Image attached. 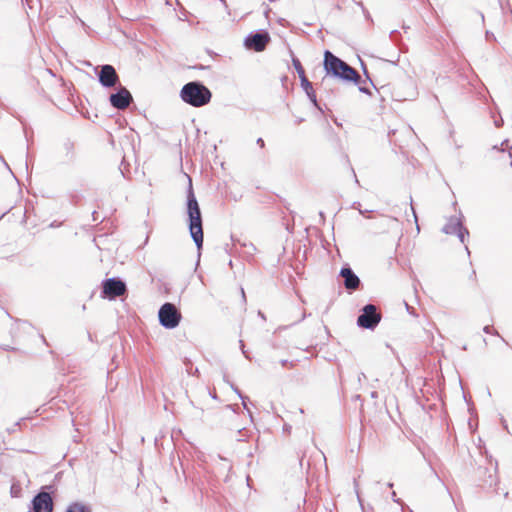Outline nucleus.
<instances>
[{"label": "nucleus", "instance_id": "nucleus-5", "mask_svg": "<svg viewBox=\"0 0 512 512\" xmlns=\"http://www.w3.org/2000/svg\"><path fill=\"white\" fill-rule=\"evenodd\" d=\"M381 313L373 304L364 305L357 317V325L361 328L374 330L381 321Z\"/></svg>", "mask_w": 512, "mask_h": 512}, {"label": "nucleus", "instance_id": "nucleus-20", "mask_svg": "<svg viewBox=\"0 0 512 512\" xmlns=\"http://www.w3.org/2000/svg\"><path fill=\"white\" fill-rule=\"evenodd\" d=\"M483 331L486 334H491V335L499 336L498 331L496 329H494L493 326H491V325L484 326Z\"/></svg>", "mask_w": 512, "mask_h": 512}, {"label": "nucleus", "instance_id": "nucleus-43", "mask_svg": "<svg viewBox=\"0 0 512 512\" xmlns=\"http://www.w3.org/2000/svg\"><path fill=\"white\" fill-rule=\"evenodd\" d=\"M241 293H242V297H243V299L245 300V299H246V297H245V292H244V289H243V288L241 289Z\"/></svg>", "mask_w": 512, "mask_h": 512}, {"label": "nucleus", "instance_id": "nucleus-38", "mask_svg": "<svg viewBox=\"0 0 512 512\" xmlns=\"http://www.w3.org/2000/svg\"><path fill=\"white\" fill-rule=\"evenodd\" d=\"M392 499H393L394 502L399 503V500L396 499V493L395 492H392Z\"/></svg>", "mask_w": 512, "mask_h": 512}, {"label": "nucleus", "instance_id": "nucleus-41", "mask_svg": "<svg viewBox=\"0 0 512 512\" xmlns=\"http://www.w3.org/2000/svg\"><path fill=\"white\" fill-rule=\"evenodd\" d=\"M395 133H396V130H392V131L389 132L388 135H389V137H391V135H395Z\"/></svg>", "mask_w": 512, "mask_h": 512}, {"label": "nucleus", "instance_id": "nucleus-48", "mask_svg": "<svg viewBox=\"0 0 512 512\" xmlns=\"http://www.w3.org/2000/svg\"><path fill=\"white\" fill-rule=\"evenodd\" d=\"M495 125H496L497 127H499V126H500V121H495Z\"/></svg>", "mask_w": 512, "mask_h": 512}, {"label": "nucleus", "instance_id": "nucleus-35", "mask_svg": "<svg viewBox=\"0 0 512 512\" xmlns=\"http://www.w3.org/2000/svg\"><path fill=\"white\" fill-rule=\"evenodd\" d=\"M283 430H284L285 432H290V430H291V426H290V425H288V424H285V425H284V427H283Z\"/></svg>", "mask_w": 512, "mask_h": 512}, {"label": "nucleus", "instance_id": "nucleus-21", "mask_svg": "<svg viewBox=\"0 0 512 512\" xmlns=\"http://www.w3.org/2000/svg\"><path fill=\"white\" fill-rule=\"evenodd\" d=\"M400 37V33L398 30H392L389 34V38L392 42L397 43Z\"/></svg>", "mask_w": 512, "mask_h": 512}, {"label": "nucleus", "instance_id": "nucleus-46", "mask_svg": "<svg viewBox=\"0 0 512 512\" xmlns=\"http://www.w3.org/2000/svg\"><path fill=\"white\" fill-rule=\"evenodd\" d=\"M371 396H372V397H376V396H377V392H372V393H371Z\"/></svg>", "mask_w": 512, "mask_h": 512}, {"label": "nucleus", "instance_id": "nucleus-30", "mask_svg": "<svg viewBox=\"0 0 512 512\" xmlns=\"http://www.w3.org/2000/svg\"><path fill=\"white\" fill-rule=\"evenodd\" d=\"M256 143H257V145H259V147H261V148H264V147H265V142H264V140H263L261 137H259V138L257 139Z\"/></svg>", "mask_w": 512, "mask_h": 512}, {"label": "nucleus", "instance_id": "nucleus-12", "mask_svg": "<svg viewBox=\"0 0 512 512\" xmlns=\"http://www.w3.org/2000/svg\"><path fill=\"white\" fill-rule=\"evenodd\" d=\"M462 214L460 213V217L457 216H451L449 217L447 223L443 226L442 232L447 235H454L459 229L462 228L463 222H462Z\"/></svg>", "mask_w": 512, "mask_h": 512}, {"label": "nucleus", "instance_id": "nucleus-9", "mask_svg": "<svg viewBox=\"0 0 512 512\" xmlns=\"http://www.w3.org/2000/svg\"><path fill=\"white\" fill-rule=\"evenodd\" d=\"M132 101V94L123 86L109 96L110 105L117 110L126 109Z\"/></svg>", "mask_w": 512, "mask_h": 512}, {"label": "nucleus", "instance_id": "nucleus-51", "mask_svg": "<svg viewBox=\"0 0 512 512\" xmlns=\"http://www.w3.org/2000/svg\"><path fill=\"white\" fill-rule=\"evenodd\" d=\"M245 409H246V411H248V414L251 416V411H249V408L246 407Z\"/></svg>", "mask_w": 512, "mask_h": 512}, {"label": "nucleus", "instance_id": "nucleus-42", "mask_svg": "<svg viewBox=\"0 0 512 512\" xmlns=\"http://www.w3.org/2000/svg\"><path fill=\"white\" fill-rule=\"evenodd\" d=\"M353 174H354L355 182H356L357 184H359V180H358V178H357V176H356V174H355V172H354V171H353Z\"/></svg>", "mask_w": 512, "mask_h": 512}, {"label": "nucleus", "instance_id": "nucleus-1", "mask_svg": "<svg viewBox=\"0 0 512 512\" xmlns=\"http://www.w3.org/2000/svg\"><path fill=\"white\" fill-rule=\"evenodd\" d=\"M323 67L326 77L322 80V86L329 81L328 77L338 78L345 82L359 84L361 77L359 73L348 63L334 55L330 50L324 51Z\"/></svg>", "mask_w": 512, "mask_h": 512}, {"label": "nucleus", "instance_id": "nucleus-19", "mask_svg": "<svg viewBox=\"0 0 512 512\" xmlns=\"http://www.w3.org/2000/svg\"><path fill=\"white\" fill-rule=\"evenodd\" d=\"M454 235H457L461 243L465 242V237L469 236V231L466 227L462 226L459 231H457Z\"/></svg>", "mask_w": 512, "mask_h": 512}, {"label": "nucleus", "instance_id": "nucleus-29", "mask_svg": "<svg viewBox=\"0 0 512 512\" xmlns=\"http://www.w3.org/2000/svg\"><path fill=\"white\" fill-rule=\"evenodd\" d=\"M243 246H245V247H248V248H249V249H248V251H247L248 253H251L252 251H255V250H256L255 246H254L252 243H250L249 245H246V244L244 243V244H243Z\"/></svg>", "mask_w": 512, "mask_h": 512}, {"label": "nucleus", "instance_id": "nucleus-6", "mask_svg": "<svg viewBox=\"0 0 512 512\" xmlns=\"http://www.w3.org/2000/svg\"><path fill=\"white\" fill-rule=\"evenodd\" d=\"M270 34L267 30L259 29L249 33L244 38V46L248 50L262 52L270 42Z\"/></svg>", "mask_w": 512, "mask_h": 512}, {"label": "nucleus", "instance_id": "nucleus-23", "mask_svg": "<svg viewBox=\"0 0 512 512\" xmlns=\"http://www.w3.org/2000/svg\"><path fill=\"white\" fill-rule=\"evenodd\" d=\"M238 397L242 400V404H243V407L246 408V400L248 399V397H246L245 395L242 394V392L237 389V391L235 392Z\"/></svg>", "mask_w": 512, "mask_h": 512}, {"label": "nucleus", "instance_id": "nucleus-49", "mask_svg": "<svg viewBox=\"0 0 512 512\" xmlns=\"http://www.w3.org/2000/svg\"><path fill=\"white\" fill-rule=\"evenodd\" d=\"M319 215H320V217H321L322 219H324V213H323V212H320V213H319Z\"/></svg>", "mask_w": 512, "mask_h": 512}, {"label": "nucleus", "instance_id": "nucleus-3", "mask_svg": "<svg viewBox=\"0 0 512 512\" xmlns=\"http://www.w3.org/2000/svg\"><path fill=\"white\" fill-rule=\"evenodd\" d=\"M179 96L184 103L199 108L210 103L212 92L203 82L195 80L184 84Z\"/></svg>", "mask_w": 512, "mask_h": 512}, {"label": "nucleus", "instance_id": "nucleus-13", "mask_svg": "<svg viewBox=\"0 0 512 512\" xmlns=\"http://www.w3.org/2000/svg\"><path fill=\"white\" fill-rule=\"evenodd\" d=\"M65 512H91V508L86 504L73 502L67 507Z\"/></svg>", "mask_w": 512, "mask_h": 512}, {"label": "nucleus", "instance_id": "nucleus-39", "mask_svg": "<svg viewBox=\"0 0 512 512\" xmlns=\"http://www.w3.org/2000/svg\"><path fill=\"white\" fill-rule=\"evenodd\" d=\"M280 363H281L282 366L285 367V366L288 365L289 362H288V360H281Z\"/></svg>", "mask_w": 512, "mask_h": 512}, {"label": "nucleus", "instance_id": "nucleus-28", "mask_svg": "<svg viewBox=\"0 0 512 512\" xmlns=\"http://www.w3.org/2000/svg\"><path fill=\"white\" fill-rule=\"evenodd\" d=\"M372 212V210H362L359 209V213L363 215L364 217H369V214Z\"/></svg>", "mask_w": 512, "mask_h": 512}, {"label": "nucleus", "instance_id": "nucleus-10", "mask_svg": "<svg viewBox=\"0 0 512 512\" xmlns=\"http://www.w3.org/2000/svg\"><path fill=\"white\" fill-rule=\"evenodd\" d=\"M100 84L105 88H112L119 83V76L115 68L110 64H105L100 67L97 72Z\"/></svg>", "mask_w": 512, "mask_h": 512}, {"label": "nucleus", "instance_id": "nucleus-26", "mask_svg": "<svg viewBox=\"0 0 512 512\" xmlns=\"http://www.w3.org/2000/svg\"><path fill=\"white\" fill-rule=\"evenodd\" d=\"M240 344H241L242 353L245 356V358L248 359V360H251L249 354L244 350V344H243L242 340H240Z\"/></svg>", "mask_w": 512, "mask_h": 512}, {"label": "nucleus", "instance_id": "nucleus-24", "mask_svg": "<svg viewBox=\"0 0 512 512\" xmlns=\"http://www.w3.org/2000/svg\"><path fill=\"white\" fill-rule=\"evenodd\" d=\"M404 304H405V307H406V310L409 314L413 315V316H417L416 314V311H415V308L410 306L407 302L404 301Z\"/></svg>", "mask_w": 512, "mask_h": 512}, {"label": "nucleus", "instance_id": "nucleus-45", "mask_svg": "<svg viewBox=\"0 0 512 512\" xmlns=\"http://www.w3.org/2000/svg\"><path fill=\"white\" fill-rule=\"evenodd\" d=\"M387 486H388L389 488H392V487H393V483H392V482H389V483H387Z\"/></svg>", "mask_w": 512, "mask_h": 512}, {"label": "nucleus", "instance_id": "nucleus-33", "mask_svg": "<svg viewBox=\"0 0 512 512\" xmlns=\"http://www.w3.org/2000/svg\"><path fill=\"white\" fill-rule=\"evenodd\" d=\"M304 121H305V119H304V118L299 117V118H297V119L295 120V124H296V125H299V124H301V123H302V122H304Z\"/></svg>", "mask_w": 512, "mask_h": 512}, {"label": "nucleus", "instance_id": "nucleus-40", "mask_svg": "<svg viewBox=\"0 0 512 512\" xmlns=\"http://www.w3.org/2000/svg\"><path fill=\"white\" fill-rule=\"evenodd\" d=\"M96 215H97V212H96V211H94V212L92 213V216H93V220H94V221H96V220H97V216H96Z\"/></svg>", "mask_w": 512, "mask_h": 512}, {"label": "nucleus", "instance_id": "nucleus-14", "mask_svg": "<svg viewBox=\"0 0 512 512\" xmlns=\"http://www.w3.org/2000/svg\"><path fill=\"white\" fill-rule=\"evenodd\" d=\"M22 486L20 482L13 481L10 487V495L12 498H20L22 496Z\"/></svg>", "mask_w": 512, "mask_h": 512}, {"label": "nucleus", "instance_id": "nucleus-37", "mask_svg": "<svg viewBox=\"0 0 512 512\" xmlns=\"http://www.w3.org/2000/svg\"><path fill=\"white\" fill-rule=\"evenodd\" d=\"M229 385H230L231 389H232L234 392H236V391H237V389H239V388H238L237 386H235L233 383H229Z\"/></svg>", "mask_w": 512, "mask_h": 512}, {"label": "nucleus", "instance_id": "nucleus-25", "mask_svg": "<svg viewBox=\"0 0 512 512\" xmlns=\"http://www.w3.org/2000/svg\"><path fill=\"white\" fill-rule=\"evenodd\" d=\"M489 480H486L485 482L489 484V486H492L496 483L495 477L490 473L488 476Z\"/></svg>", "mask_w": 512, "mask_h": 512}, {"label": "nucleus", "instance_id": "nucleus-27", "mask_svg": "<svg viewBox=\"0 0 512 512\" xmlns=\"http://www.w3.org/2000/svg\"><path fill=\"white\" fill-rule=\"evenodd\" d=\"M359 91L364 94H368V95L371 94L370 90L365 86H359Z\"/></svg>", "mask_w": 512, "mask_h": 512}, {"label": "nucleus", "instance_id": "nucleus-7", "mask_svg": "<svg viewBox=\"0 0 512 512\" xmlns=\"http://www.w3.org/2000/svg\"><path fill=\"white\" fill-rule=\"evenodd\" d=\"M127 291L126 283L120 278L112 277L105 279L102 282V298L114 300L117 297L125 294Z\"/></svg>", "mask_w": 512, "mask_h": 512}, {"label": "nucleus", "instance_id": "nucleus-34", "mask_svg": "<svg viewBox=\"0 0 512 512\" xmlns=\"http://www.w3.org/2000/svg\"><path fill=\"white\" fill-rule=\"evenodd\" d=\"M365 378H366V375H365L364 373H360V374L358 375V381H359V382H361V381H362V379H365Z\"/></svg>", "mask_w": 512, "mask_h": 512}, {"label": "nucleus", "instance_id": "nucleus-47", "mask_svg": "<svg viewBox=\"0 0 512 512\" xmlns=\"http://www.w3.org/2000/svg\"><path fill=\"white\" fill-rule=\"evenodd\" d=\"M480 14V17H481V20L484 21V15L483 13H479Z\"/></svg>", "mask_w": 512, "mask_h": 512}, {"label": "nucleus", "instance_id": "nucleus-36", "mask_svg": "<svg viewBox=\"0 0 512 512\" xmlns=\"http://www.w3.org/2000/svg\"><path fill=\"white\" fill-rule=\"evenodd\" d=\"M411 210H412L415 222L417 223V215H416L415 209H414V207L412 205H411Z\"/></svg>", "mask_w": 512, "mask_h": 512}, {"label": "nucleus", "instance_id": "nucleus-22", "mask_svg": "<svg viewBox=\"0 0 512 512\" xmlns=\"http://www.w3.org/2000/svg\"><path fill=\"white\" fill-rule=\"evenodd\" d=\"M360 62H361V68L363 70L364 75L366 76L367 80H369L371 82V84L375 87V85L373 84V82L369 76L366 65L364 64V62L361 59H360Z\"/></svg>", "mask_w": 512, "mask_h": 512}, {"label": "nucleus", "instance_id": "nucleus-32", "mask_svg": "<svg viewBox=\"0 0 512 512\" xmlns=\"http://www.w3.org/2000/svg\"><path fill=\"white\" fill-rule=\"evenodd\" d=\"M486 39H494L495 40V36L493 33L489 32V31H486Z\"/></svg>", "mask_w": 512, "mask_h": 512}, {"label": "nucleus", "instance_id": "nucleus-11", "mask_svg": "<svg viewBox=\"0 0 512 512\" xmlns=\"http://www.w3.org/2000/svg\"><path fill=\"white\" fill-rule=\"evenodd\" d=\"M339 276L343 278L344 287L349 292H354L359 289L361 285L360 278L355 274L349 264H344L341 267Z\"/></svg>", "mask_w": 512, "mask_h": 512}, {"label": "nucleus", "instance_id": "nucleus-8", "mask_svg": "<svg viewBox=\"0 0 512 512\" xmlns=\"http://www.w3.org/2000/svg\"><path fill=\"white\" fill-rule=\"evenodd\" d=\"M48 487H42L40 491L33 497L29 512H53L54 501L49 492Z\"/></svg>", "mask_w": 512, "mask_h": 512}, {"label": "nucleus", "instance_id": "nucleus-15", "mask_svg": "<svg viewBox=\"0 0 512 512\" xmlns=\"http://www.w3.org/2000/svg\"><path fill=\"white\" fill-rule=\"evenodd\" d=\"M292 64L298 74L299 77H302L303 75H306L305 74V70L300 62V60L296 57H292Z\"/></svg>", "mask_w": 512, "mask_h": 512}, {"label": "nucleus", "instance_id": "nucleus-16", "mask_svg": "<svg viewBox=\"0 0 512 512\" xmlns=\"http://www.w3.org/2000/svg\"><path fill=\"white\" fill-rule=\"evenodd\" d=\"M305 93H306L307 97L309 98V100L311 101V103L313 104V106L315 108L319 109L320 111H322V109L318 103L317 96H316L314 89H311Z\"/></svg>", "mask_w": 512, "mask_h": 512}, {"label": "nucleus", "instance_id": "nucleus-18", "mask_svg": "<svg viewBox=\"0 0 512 512\" xmlns=\"http://www.w3.org/2000/svg\"><path fill=\"white\" fill-rule=\"evenodd\" d=\"M299 78H300L301 87L303 88V90L305 92L313 89L312 83L308 80L306 75H303L302 77H299Z\"/></svg>", "mask_w": 512, "mask_h": 512}, {"label": "nucleus", "instance_id": "nucleus-2", "mask_svg": "<svg viewBox=\"0 0 512 512\" xmlns=\"http://www.w3.org/2000/svg\"><path fill=\"white\" fill-rule=\"evenodd\" d=\"M189 184L186 195V213L188 216V229L198 250L203 246V220L199 203L194 194L192 180L188 177Z\"/></svg>", "mask_w": 512, "mask_h": 512}, {"label": "nucleus", "instance_id": "nucleus-53", "mask_svg": "<svg viewBox=\"0 0 512 512\" xmlns=\"http://www.w3.org/2000/svg\"><path fill=\"white\" fill-rule=\"evenodd\" d=\"M221 2H223V4H224L225 6H227V4H226L225 0H221Z\"/></svg>", "mask_w": 512, "mask_h": 512}, {"label": "nucleus", "instance_id": "nucleus-50", "mask_svg": "<svg viewBox=\"0 0 512 512\" xmlns=\"http://www.w3.org/2000/svg\"><path fill=\"white\" fill-rule=\"evenodd\" d=\"M269 11H270V8L267 7V9L265 10V14L267 15Z\"/></svg>", "mask_w": 512, "mask_h": 512}, {"label": "nucleus", "instance_id": "nucleus-4", "mask_svg": "<svg viewBox=\"0 0 512 512\" xmlns=\"http://www.w3.org/2000/svg\"><path fill=\"white\" fill-rule=\"evenodd\" d=\"M158 319L160 325L164 328L174 329L179 325L182 315L173 303L166 302L159 308Z\"/></svg>", "mask_w": 512, "mask_h": 512}, {"label": "nucleus", "instance_id": "nucleus-17", "mask_svg": "<svg viewBox=\"0 0 512 512\" xmlns=\"http://www.w3.org/2000/svg\"><path fill=\"white\" fill-rule=\"evenodd\" d=\"M509 144V140H504L502 143H501V147H499L498 145H494L493 146V150H497V151H500V152H503L505 149H508L509 151V157L512 158V147L508 145Z\"/></svg>", "mask_w": 512, "mask_h": 512}, {"label": "nucleus", "instance_id": "nucleus-31", "mask_svg": "<svg viewBox=\"0 0 512 512\" xmlns=\"http://www.w3.org/2000/svg\"><path fill=\"white\" fill-rule=\"evenodd\" d=\"M353 209H357L359 211V209H361V203L358 202V201H355L353 202L352 206H351Z\"/></svg>", "mask_w": 512, "mask_h": 512}, {"label": "nucleus", "instance_id": "nucleus-52", "mask_svg": "<svg viewBox=\"0 0 512 512\" xmlns=\"http://www.w3.org/2000/svg\"><path fill=\"white\" fill-rule=\"evenodd\" d=\"M245 409H246V411H248V414L251 416V411H249V408L246 407Z\"/></svg>", "mask_w": 512, "mask_h": 512}, {"label": "nucleus", "instance_id": "nucleus-44", "mask_svg": "<svg viewBox=\"0 0 512 512\" xmlns=\"http://www.w3.org/2000/svg\"><path fill=\"white\" fill-rule=\"evenodd\" d=\"M258 315H259L261 318L265 319V316H264V314H263L261 311H259V312H258Z\"/></svg>", "mask_w": 512, "mask_h": 512}]
</instances>
